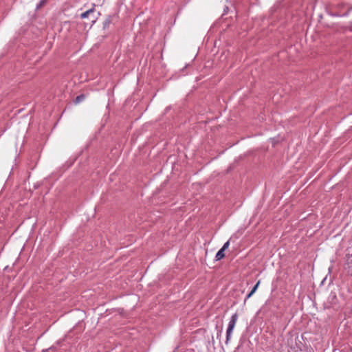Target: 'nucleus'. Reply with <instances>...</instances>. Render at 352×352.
I'll return each instance as SVG.
<instances>
[{
  "label": "nucleus",
  "mask_w": 352,
  "mask_h": 352,
  "mask_svg": "<svg viewBox=\"0 0 352 352\" xmlns=\"http://www.w3.org/2000/svg\"><path fill=\"white\" fill-rule=\"evenodd\" d=\"M95 11V9L94 8H91V9H89L88 10H87L86 12H84L83 13H82L80 14V17L82 19H85L87 17H88L90 14H93Z\"/></svg>",
  "instance_id": "39448f33"
},
{
  "label": "nucleus",
  "mask_w": 352,
  "mask_h": 352,
  "mask_svg": "<svg viewBox=\"0 0 352 352\" xmlns=\"http://www.w3.org/2000/svg\"><path fill=\"white\" fill-rule=\"evenodd\" d=\"M113 16H108L106 19L104 20V23H103V28L104 29H106V28H108L110 25V24H111L113 23Z\"/></svg>",
  "instance_id": "7ed1b4c3"
},
{
  "label": "nucleus",
  "mask_w": 352,
  "mask_h": 352,
  "mask_svg": "<svg viewBox=\"0 0 352 352\" xmlns=\"http://www.w3.org/2000/svg\"><path fill=\"white\" fill-rule=\"evenodd\" d=\"M229 245H230V241H228L227 242H226L223 244V247L221 249H222L225 251L226 250H227L228 248Z\"/></svg>",
  "instance_id": "1a4fd4ad"
},
{
  "label": "nucleus",
  "mask_w": 352,
  "mask_h": 352,
  "mask_svg": "<svg viewBox=\"0 0 352 352\" xmlns=\"http://www.w3.org/2000/svg\"><path fill=\"white\" fill-rule=\"evenodd\" d=\"M295 352H302V351L301 349H299V350L296 351Z\"/></svg>",
  "instance_id": "9b49d317"
},
{
  "label": "nucleus",
  "mask_w": 352,
  "mask_h": 352,
  "mask_svg": "<svg viewBox=\"0 0 352 352\" xmlns=\"http://www.w3.org/2000/svg\"><path fill=\"white\" fill-rule=\"evenodd\" d=\"M95 21H96V19H95V18H94V19L91 20V22H92V23H94V22H95Z\"/></svg>",
  "instance_id": "f8f14e48"
},
{
  "label": "nucleus",
  "mask_w": 352,
  "mask_h": 352,
  "mask_svg": "<svg viewBox=\"0 0 352 352\" xmlns=\"http://www.w3.org/2000/svg\"><path fill=\"white\" fill-rule=\"evenodd\" d=\"M260 283H261V280H258L256 283V284L253 287V288L252 289V290L250 292H252L253 294H254L255 292L256 291V289H258Z\"/></svg>",
  "instance_id": "6e6552de"
},
{
  "label": "nucleus",
  "mask_w": 352,
  "mask_h": 352,
  "mask_svg": "<svg viewBox=\"0 0 352 352\" xmlns=\"http://www.w3.org/2000/svg\"><path fill=\"white\" fill-rule=\"evenodd\" d=\"M237 319H238V314L236 313L234 314L230 318V320L228 323V329L226 331V344L228 343V342L230 339L232 332L234 328V326L236 324Z\"/></svg>",
  "instance_id": "f03ea898"
},
{
  "label": "nucleus",
  "mask_w": 352,
  "mask_h": 352,
  "mask_svg": "<svg viewBox=\"0 0 352 352\" xmlns=\"http://www.w3.org/2000/svg\"><path fill=\"white\" fill-rule=\"evenodd\" d=\"M344 270L346 274L352 277V248L346 250V254L344 258Z\"/></svg>",
  "instance_id": "f257e3e1"
},
{
  "label": "nucleus",
  "mask_w": 352,
  "mask_h": 352,
  "mask_svg": "<svg viewBox=\"0 0 352 352\" xmlns=\"http://www.w3.org/2000/svg\"><path fill=\"white\" fill-rule=\"evenodd\" d=\"M224 252L225 251L222 249H220L217 252V253L216 254V256H215L216 261H220L225 257Z\"/></svg>",
  "instance_id": "20e7f679"
},
{
  "label": "nucleus",
  "mask_w": 352,
  "mask_h": 352,
  "mask_svg": "<svg viewBox=\"0 0 352 352\" xmlns=\"http://www.w3.org/2000/svg\"><path fill=\"white\" fill-rule=\"evenodd\" d=\"M253 294H253L252 292H250L247 295V296H246V298H245V302L247 300V299L250 298Z\"/></svg>",
  "instance_id": "9d476101"
},
{
  "label": "nucleus",
  "mask_w": 352,
  "mask_h": 352,
  "mask_svg": "<svg viewBox=\"0 0 352 352\" xmlns=\"http://www.w3.org/2000/svg\"><path fill=\"white\" fill-rule=\"evenodd\" d=\"M85 98V95L84 94H80V95H79V96L76 97V98L74 100V103L78 104V103L83 101Z\"/></svg>",
  "instance_id": "423d86ee"
},
{
  "label": "nucleus",
  "mask_w": 352,
  "mask_h": 352,
  "mask_svg": "<svg viewBox=\"0 0 352 352\" xmlns=\"http://www.w3.org/2000/svg\"><path fill=\"white\" fill-rule=\"evenodd\" d=\"M47 3V0H41L40 2L37 4L36 9L38 10L44 6Z\"/></svg>",
  "instance_id": "0eeeda50"
}]
</instances>
